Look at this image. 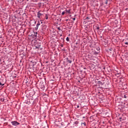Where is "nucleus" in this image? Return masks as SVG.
<instances>
[{"instance_id":"1","label":"nucleus","mask_w":128,"mask_h":128,"mask_svg":"<svg viewBox=\"0 0 128 128\" xmlns=\"http://www.w3.org/2000/svg\"><path fill=\"white\" fill-rule=\"evenodd\" d=\"M12 126H18V124H18V122L16 121H14L12 122Z\"/></svg>"},{"instance_id":"2","label":"nucleus","mask_w":128,"mask_h":128,"mask_svg":"<svg viewBox=\"0 0 128 128\" xmlns=\"http://www.w3.org/2000/svg\"><path fill=\"white\" fill-rule=\"evenodd\" d=\"M42 16V14L40 13V10L38 12L37 16L38 18H40V16Z\"/></svg>"},{"instance_id":"3","label":"nucleus","mask_w":128,"mask_h":128,"mask_svg":"<svg viewBox=\"0 0 128 128\" xmlns=\"http://www.w3.org/2000/svg\"><path fill=\"white\" fill-rule=\"evenodd\" d=\"M66 12H68V14H70V10H66Z\"/></svg>"},{"instance_id":"4","label":"nucleus","mask_w":128,"mask_h":128,"mask_svg":"<svg viewBox=\"0 0 128 128\" xmlns=\"http://www.w3.org/2000/svg\"><path fill=\"white\" fill-rule=\"evenodd\" d=\"M40 26V22H38L36 26L37 28V29H38V26Z\"/></svg>"},{"instance_id":"5","label":"nucleus","mask_w":128,"mask_h":128,"mask_svg":"<svg viewBox=\"0 0 128 128\" xmlns=\"http://www.w3.org/2000/svg\"><path fill=\"white\" fill-rule=\"evenodd\" d=\"M69 64H70L72 62V60H67Z\"/></svg>"},{"instance_id":"6","label":"nucleus","mask_w":128,"mask_h":128,"mask_svg":"<svg viewBox=\"0 0 128 128\" xmlns=\"http://www.w3.org/2000/svg\"><path fill=\"white\" fill-rule=\"evenodd\" d=\"M66 40L67 42H70V38H68V37H67L66 38Z\"/></svg>"},{"instance_id":"7","label":"nucleus","mask_w":128,"mask_h":128,"mask_svg":"<svg viewBox=\"0 0 128 128\" xmlns=\"http://www.w3.org/2000/svg\"><path fill=\"white\" fill-rule=\"evenodd\" d=\"M46 20H48V14H46V16H45Z\"/></svg>"},{"instance_id":"8","label":"nucleus","mask_w":128,"mask_h":128,"mask_svg":"<svg viewBox=\"0 0 128 128\" xmlns=\"http://www.w3.org/2000/svg\"><path fill=\"white\" fill-rule=\"evenodd\" d=\"M4 86V84H2L0 82V86Z\"/></svg>"},{"instance_id":"9","label":"nucleus","mask_w":128,"mask_h":128,"mask_svg":"<svg viewBox=\"0 0 128 128\" xmlns=\"http://www.w3.org/2000/svg\"><path fill=\"white\" fill-rule=\"evenodd\" d=\"M66 14V12H62V16H64V14Z\"/></svg>"},{"instance_id":"10","label":"nucleus","mask_w":128,"mask_h":128,"mask_svg":"<svg viewBox=\"0 0 128 128\" xmlns=\"http://www.w3.org/2000/svg\"><path fill=\"white\" fill-rule=\"evenodd\" d=\"M124 98H128V96H126V95H124Z\"/></svg>"},{"instance_id":"11","label":"nucleus","mask_w":128,"mask_h":128,"mask_svg":"<svg viewBox=\"0 0 128 128\" xmlns=\"http://www.w3.org/2000/svg\"><path fill=\"white\" fill-rule=\"evenodd\" d=\"M34 34H36L34 36H35L36 38V34H38V32H34Z\"/></svg>"},{"instance_id":"12","label":"nucleus","mask_w":128,"mask_h":128,"mask_svg":"<svg viewBox=\"0 0 128 128\" xmlns=\"http://www.w3.org/2000/svg\"><path fill=\"white\" fill-rule=\"evenodd\" d=\"M96 30H100V26H96Z\"/></svg>"},{"instance_id":"13","label":"nucleus","mask_w":128,"mask_h":128,"mask_svg":"<svg viewBox=\"0 0 128 128\" xmlns=\"http://www.w3.org/2000/svg\"><path fill=\"white\" fill-rule=\"evenodd\" d=\"M90 18L89 17H87V18H86V20H90Z\"/></svg>"},{"instance_id":"14","label":"nucleus","mask_w":128,"mask_h":128,"mask_svg":"<svg viewBox=\"0 0 128 128\" xmlns=\"http://www.w3.org/2000/svg\"><path fill=\"white\" fill-rule=\"evenodd\" d=\"M125 44H128V42H125Z\"/></svg>"},{"instance_id":"15","label":"nucleus","mask_w":128,"mask_h":128,"mask_svg":"<svg viewBox=\"0 0 128 128\" xmlns=\"http://www.w3.org/2000/svg\"><path fill=\"white\" fill-rule=\"evenodd\" d=\"M72 20H76V18H73Z\"/></svg>"},{"instance_id":"16","label":"nucleus","mask_w":128,"mask_h":128,"mask_svg":"<svg viewBox=\"0 0 128 128\" xmlns=\"http://www.w3.org/2000/svg\"><path fill=\"white\" fill-rule=\"evenodd\" d=\"M58 30H60V28H58Z\"/></svg>"},{"instance_id":"17","label":"nucleus","mask_w":128,"mask_h":128,"mask_svg":"<svg viewBox=\"0 0 128 128\" xmlns=\"http://www.w3.org/2000/svg\"><path fill=\"white\" fill-rule=\"evenodd\" d=\"M84 124L86 126V122H84Z\"/></svg>"},{"instance_id":"18","label":"nucleus","mask_w":128,"mask_h":128,"mask_svg":"<svg viewBox=\"0 0 128 128\" xmlns=\"http://www.w3.org/2000/svg\"><path fill=\"white\" fill-rule=\"evenodd\" d=\"M100 82V83L101 84L102 82H100V81H99V82Z\"/></svg>"},{"instance_id":"19","label":"nucleus","mask_w":128,"mask_h":128,"mask_svg":"<svg viewBox=\"0 0 128 128\" xmlns=\"http://www.w3.org/2000/svg\"><path fill=\"white\" fill-rule=\"evenodd\" d=\"M4 99H3L2 102H4Z\"/></svg>"},{"instance_id":"20","label":"nucleus","mask_w":128,"mask_h":128,"mask_svg":"<svg viewBox=\"0 0 128 128\" xmlns=\"http://www.w3.org/2000/svg\"><path fill=\"white\" fill-rule=\"evenodd\" d=\"M77 108H80V106H78Z\"/></svg>"}]
</instances>
